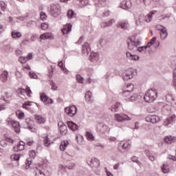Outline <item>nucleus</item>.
Listing matches in <instances>:
<instances>
[{
    "mask_svg": "<svg viewBox=\"0 0 176 176\" xmlns=\"http://www.w3.org/2000/svg\"><path fill=\"white\" fill-rule=\"evenodd\" d=\"M157 98V90L149 89L144 95V99L146 102H153Z\"/></svg>",
    "mask_w": 176,
    "mask_h": 176,
    "instance_id": "f257e3e1",
    "label": "nucleus"
},
{
    "mask_svg": "<svg viewBox=\"0 0 176 176\" xmlns=\"http://www.w3.org/2000/svg\"><path fill=\"white\" fill-rule=\"evenodd\" d=\"M141 41H140V40L135 41V36L134 35L128 37V39L126 41V45L129 50H134V47H138Z\"/></svg>",
    "mask_w": 176,
    "mask_h": 176,
    "instance_id": "f03ea898",
    "label": "nucleus"
},
{
    "mask_svg": "<svg viewBox=\"0 0 176 176\" xmlns=\"http://www.w3.org/2000/svg\"><path fill=\"white\" fill-rule=\"evenodd\" d=\"M135 75H137V72L134 70V69H128L122 73V79H124V80H130V79H133Z\"/></svg>",
    "mask_w": 176,
    "mask_h": 176,
    "instance_id": "7ed1b4c3",
    "label": "nucleus"
},
{
    "mask_svg": "<svg viewBox=\"0 0 176 176\" xmlns=\"http://www.w3.org/2000/svg\"><path fill=\"white\" fill-rule=\"evenodd\" d=\"M61 13V7L59 4H52L50 6V14L53 17H58Z\"/></svg>",
    "mask_w": 176,
    "mask_h": 176,
    "instance_id": "20e7f679",
    "label": "nucleus"
},
{
    "mask_svg": "<svg viewBox=\"0 0 176 176\" xmlns=\"http://www.w3.org/2000/svg\"><path fill=\"white\" fill-rule=\"evenodd\" d=\"M8 124H10L14 129L15 133H20V123L16 120H10V118L7 119Z\"/></svg>",
    "mask_w": 176,
    "mask_h": 176,
    "instance_id": "39448f33",
    "label": "nucleus"
},
{
    "mask_svg": "<svg viewBox=\"0 0 176 176\" xmlns=\"http://www.w3.org/2000/svg\"><path fill=\"white\" fill-rule=\"evenodd\" d=\"M65 111L69 116H75L78 113V108L75 105H70L65 109Z\"/></svg>",
    "mask_w": 176,
    "mask_h": 176,
    "instance_id": "423d86ee",
    "label": "nucleus"
},
{
    "mask_svg": "<svg viewBox=\"0 0 176 176\" xmlns=\"http://www.w3.org/2000/svg\"><path fill=\"white\" fill-rule=\"evenodd\" d=\"M115 119L117 120V122L122 123V122H124L126 120H131V117H129V116L126 114H116Z\"/></svg>",
    "mask_w": 176,
    "mask_h": 176,
    "instance_id": "0eeeda50",
    "label": "nucleus"
},
{
    "mask_svg": "<svg viewBox=\"0 0 176 176\" xmlns=\"http://www.w3.org/2000/svg\"><path fill=\"white\" fill-rule=\"evenodd\" d=\"M146 122L149 123H159L160 122V118L156 115L148 116L146 117Z\"/></svg>",
    "mask_w": 176,
    "mask_h": 176,
    "instance_id": "6e6552de",
    "label": "nucleus"
},
{
    "mask_svg": "<svg viewBox=\"0 0 176 176\" xmlns=\"http://www.w3.org/2000/svg\"><path fill=\"white\" fill-rule=\"evenodd\" d=\"M117 28H121V30H129V22L127 21H120L116 24Z\"/></svg>",
    "mask_w": 176,
    "mask_h": 176,
    "instance_id": "1a4fd4ad",
    "label": "nucleus"
},
{
    "mask_svg": "<svg viewBox=\"0 0 176 176\" xmlns=\"http://www.w3.org/2000/svg\"><path fill=\"white\" fill-rule=\"evenodd\" d=\"M157 28L161 31L160 32V36L162 39H166L167 38V35H168V33L167 32V29L164 26L162 25H157Z\"/></svg>",
    "mask_w": 176,
    "mask_h": 176,
    "instance_id": "9d476101",
    "label": "nucleus"
},
{
    "mask_svg": "<svg viewBox=\"0 0 176 176\" xmlns=\"http://www.w3.org/2000/svg\"><path fill=\"white\" fill-rule=\"evenodd\" d=\"M58 126L59 127L60 133V134H62V135H65V134L68 133V128L67 125L64 124V122H58Z\"/></svg>",
    "mask_w": 176,
    "mask_h": 176,
    "instance_id": "9b49d317",
    "label": "nucleus"
},
{
    "mask_svg": "<svg viewBox=\"0 0 176 176\" xmlns=\"http://www.w3.org/2000/svg\"><path fill=\"white\" fill-rule=\"evenodd\" d=\"M8 76L9 73L8 71H3L0 73V80L3 82V83H6V82H8Z\"/></svg>",
    "mask_w": 176,
    "mask_h": 176,
    "instance_id": "f8f14e48",
    "label": "nucleus"
},
{
    "mask_svg": "<svg viewBox=\"0 0 176 176\" xmlns=\"http://www.w3.org/2000/svg\"><path fill=\"white\" fill-rule=\"evenodd\" d=\"M126 58L129 60H132L133 61H138L140 60V56L135 54H131L130 52H126Z\"/></svg>",
    "mask_w": 176,
    "mask_h": 176,
    "instance_id": "ddd939ff",
    "label": "nucleus"
},
{
    "mask_svg": "<svg viewBox=\"0 0 176 176\" xmlns=\"http://www.w3.org/2000/svg\"><path fill=\"white\" fill-rule=\"evenodd\" d=\"M72 31V25L71 23H67V25H64L63 28L62 29V32L63 35H66V34H69Z\"/></svg>",
    "mask_w": 176,
    "mask_h": 176,
    "instance_id": "4468645a",
    "label": "nucleus"
},
{
    "mask_svg": "<svg viewBox=\"0 0 176 176\" xmlns=\"http://www.w3.org/2000/svg\"><path fill=\"white\" fill-rule=\"evenodd\" d=\"M91 167H100V160L97 158H91L90 162H87Z\"/></svg>",
    "mask_w": 176,
    "mask_h": 176,
    "instance_id": "2eb2a0df",
    "label": "nucleus"
},
{
    "mask_svg": "<svg viewBox=\"0 0 176 176\" xmlns=\"http://www.w3.org/2000/svg\"><path fill=\"white\" fill-rule=\"evenodd\" d=\"M98 53L97 52H91L89 59L91 63H97L98 61Z\"/></svg>",
    "mask_w": 176,
    "mask_h": 176,
    "instance_id": "dca6fc26",
    "label": "nucleus"
},
{
    "mask_svg": "<svg viewBox=\"0 0 176 176\" xmlns=\"http://www.w3.org/2000/svg\"><path fill=\"white\" fill-rule=\"evenodd\" d=\"M96 8H102L107 5V0H93Z\"/></svg>",
    "mask_w": 176,
    "mask_h": 176,
    "instance_id": "f3484780",
    "label": "nucleus"
},
{
    "mask_svg": "<svg viewBox=\"0 0 176 176\" xmlns=\"http://www.w3.org/2000/svg\"><path fill=\"white\" fill-rule=\"evenodd\" d=\"M67 124L69 129H70V130H72V131H75L76 130H78L79 129V126H78V124H75L72 121H67Z\"/></svg>",
    "mask_w": 176,
    "mask_h": 176,
    "instance_id": "a211bd4d",
    "label": "nucleus"
},
{
    "mask_svg": "<svg viewBox=\"0 0 176 176\" xmlns=\"http://www.w3.org/2000/svg\"><path fill=\"white\" fill-rule=\"evenodd\" d=\"M164 141L166 142V144H173V142H175L176 138L171 135L165 136Z\"/></svg>",
    "mask_w": 176,
    "mask_h": 176,
    "instance_id": "6ab92c4d",
    "label": "nucleus"
},
{
    "mask_svg": "<svg viewBox=\"0 0 176 176\" xmlns=\"http://www.w3.org/2000/svg\"><path fill=\"white\" fill-rule=\"evenodd\" d=\"M91 50H90V45H89V44L87 43H85L83 45H82V53L83 54H89V53H90Z\"/></svg>",
    "mask_w": 176,
    "mask_h": 176,
    "instance_id": "aec40b11",
    "label": "nucleus"
},
{
    "mask_svg": "<svg viewBox=\"0 0 176 176\" xmlns=\"http://www.w3.org/2000/svg\"><path fill=\"white\" fill-rule=\"evenodd\" d=\"M76 167V164L75 162H69L67 165H62V168H68V170H74Z\"/></svg>",
    "mask_w": 176,
    "mask_h": 176,
    "instance_id": "412c9836",
    "label": "nucleus"
},
{
    "mask_svg": "<svg viewBox=\"0 0 176 176\" xmlns=\"http://www.w3.org/2000/svg\"><path fill=\"white\" fill-rule=\"evenodd\" d=\"M40 39H54L52 33H44L40 36Z\"/></svg>",
    "mask_w": 176,
    "mask_h": 176,
    "instance_id": "4be33fe9",
    "label": "nucleus"
},
{
    "mask_svg": "<svg viewBox=\"0 0 176 176\" xmlns=\"http://www.w3.org/2000/svg\"><path fill=\"white\" fill-rule=\"evenodd\" d=\"M120 8L122 9H124L125 10H127V9L131 8V1H126L125 3H122L120 5Z\"/></svg>",
    "mask_w": 176,
    "mask_h": 176,
    "instance_id": "5701e85b",
    "label": "nucleus"
},
{
    "mask_svg": "<svg viewBox=\"0 0 176 176\" xmlns=\"http://www.w3.org/2000/svg\"><path fill=\"white\" fill-rule=\"evenodd\" d=\"M67 145H69V142H68L67 140L62 141L61 143H60V144L59 148H60L63 152H64V151H65V149H66Z\"/></svg>",
    "mask_w": 176,
    "mask_h": 176,
    "instance_id": "b1692460",
    "label": "nucleus"
},
{
    "mask_svg": "<svg viewBox=\"0 0 176 176\" xmlns=\"http://www.w3.org/2000/svg\"><path fill=\"white\" fill-rule=\"evenodd\" d=\"M173 122H175V115L168 117L164 123H166V126H168V124H171Z\"/></svg>",
    "mask_w": 176,
    "mask_h": 176,
    "instance_id": "393cba45",
    "label": "nucleus"
},
{
    "mask_svg": "<svg viewBox=\"0 0 176 176\" xmlns=\"http://www.w3.org/2000/svg\"><path fill=\"white\" fill-rule=\"evenodd\" d=\"M126 90L124 91V95L126 96V93H131L134 90V85L133 84H127Z\"/></svg>",
    "mask_w": 176,
    "mask_h": 176,
    "instance_id": "a878e982",
    "label": "nucleus"
},
{
    "mask_svg": "<svg viewBox=\"0 0 176 176\" xmlns=\"http://www.w3.org/2000/svg\"><path fill=\"white\" fill-rule=\"evenodd\" d=\"M34 121H32L31 119L30 118H27L25 120V123L28 125V130H30L31 131H35V129H34L32 126H31V124L33 123Z\"/></svg>",
    "mask_w": 176,
    "mask_h": 176,
    "instance_id": "bb28decb",
    "label": "nucleus"
},
{
    "mask_svg": "<svg viewBox=\"0 0 176 176\" xmlns=\"http://www.w3.org/2000/svg\"><path fill=\"white\" fill-rule=\"evenodd\" d=\"M120 107V102H116L113 106H111L110 110L111 112H119V107Z\"/></svg>",
    "mask_w": 176,
    "mask_h": 176,
    "instance_id": "cd10ccee",
    "label": "nucleus"
},
{
    "mask_svg": "<svg viewBox=\"0 0 176 176\" xmlns=\"http://www.w3.org/2000/svg\"><path fill=\"white\" fill-rule=\"evenodd\" d=\"M34 119H36V120L38 122V123H39V124L45 123V118H43L42 116L35 115Z\"/></svg>",
    "mask_w": 176,
    "mask_h": 176,
    "instance_id": "c85d7f7f",
    "label": "nucleus"
},
{
    "mask_svg": "<svg viewBox=\"0 0 176 176\" xmlns=\"http://www.w3.org/2000/svg\"><path fill=\"white\" fill-rule=\"evenodd\" d=\"M27 59L32 60V53H29L27 58L23 57V60H21V58H19V61H20V63H21V64H24V63L27 62Z\"/></svg>",
    "mask_w": 176,
    "mask_h": 176,
    "instance_id": "c756f323",
    "label": "nucleus"
},
{
    "mask_svg": "<svg viewBox=\"0 0 176 176\" xmlns=\"http://www.w3.org/2000/svg\"><path fill=\"white\" fill-rule=\"evenodd\" d=\"M43 138H44L45 146H49L50 145V141H49V135L47 134H45L43 135Z\"/></svg>",
    "mask_w": 176,
    "mask_h": 176,
    "instance_id": "7c9ffc66",
    "label": "nucleus"
},
{
    "mask_svg": "<svg viewBox=\"0 0 176 176\" xmlns=\"http://www.w3.org/2000/svg\"><path fill=\"white\" fill-rule=\"evenodd\" d=\"M92 96H91V93L90 92V91H88L86 94H85V100L87 102H92L91 98H92Z\"/></svg>",
    "mask_w": 176,
    "mask_h": 176,
    "instance_id": "2f4dec72",
    "label": "nucleus"
},
{
    "mask_svg": "<svg viewBox=\"0 0 176 176\" xmlns=\"http://www.w3.org/2000/svg\"><path fill=\"white\" fill-rule=\"evenodd\" d=\"M40 98L43 102H47V100H49V97L45 93H42L40 95Z\"/></svg>",
    "mask_w": 176,
    "mask_h": 176,
    "instance_id": "473e14b6",
    "label": "nucleus"
},
{
    "mask_svg": "<svg viewBox=\"0 0 176 176\" xmlns=\"http://www.w3.org/2000/svg\"><path fill=\"white\" fill-rule=\"evenodd\" d=\"M156 13V11H152L151 12V14H148L147 15V19H148V20L146 19V16L145 18H144V21H146L147 23H149V21H151L152 20V15L155 14Z\"/></svg>",
    "mask_w": 176,
    "mask_h": 176,
    "instance_id": "72a5a7b5",
    "label": "nucleus"
},
{
    "mask_svg": "<svg viewBox=\"0 0 176 176\" xmlns=\"http://www.w3.org/2000/svg\"><path fill=\"white\" fill-rule=\"evenodd\" d=\"M162 173L164 174H167V173H169L170 168L165 164H163V166L161 167Z\"/></svg>",
    "mask_w": 176,
    "mask_h": 176,
    "instance_id": "f704fd0d",
    "label": "nucleus"
},
{
    "mask_svg": "<svg viewBox=\"0 0 176 176\" xmlns=\"http://www.w3.org/2000/svg\"><path fill=\"white\" fill-rule=\"evenodd\" d=\"M23 34H21V32H12V36L14 38H21Z\"/></svg>",
    "mask_w": 176,
    "mask_h": 176,
    "instance_id": "c9c22d12",
    "label": "nucleus"
},
{
    "mask_svg": "<svg viewBox=\"0 0 176 176\" xmlns=\"http://www.w3.org/2000/svg\"><path fill=\"white\" fill-rule=\"evenodd\" d=\"M58 67H60V69L64 72V74H68V70L67 69V68H65V67H64V66H63V61H60L58 63Z\"/></svg>",
    "mask_w": 176,
    "mask_h": 176,
    "instance_id": "e433bc0d",
    "label": "nucleus"
},
{
    "mask_svg": "<svg viewBox=\"0 0 176 176\" xmlns=\"http://www.w3.org/2000/svg\"><path fill=\"white\" fill-rule=\"evenodd\" d=\"M166 100L168 102H173V101H174V96L170 94H168L166 96Z\"/></svg>",
    "mask_w": 176,
    "mask_h": 176,
    "instance_id": "4c0bfd02",
    "label": "nucleus"
},
{
    "mask_svg": "<svg viewBox=\"0 0 176 176\" xmlns=\"http://www.w3.org/2000/svg\"><path fill=\"white\" fill-rule=\"evenodd\" d=\"M24 145H25V143H24L23 141H21L19 144H17L18 151H23Z\"/></svg>",
    "mask_w": 176,
    "mask_h": 176,
    "instance_id": "58836bf2",
    "label": "nucleus"
},
{
    "mask_svg": "<svg viewBox=\"0 0 176 176\" xmlns=\"http://www.w3.org/2000/svg\"><path fill=\"white\" fill-rule=\"evenodd\" d=\"M87 138L89 140L93 141L94 140V135L89 131L86 132Z\"/></svg>",
    "mask_w": 176,
    "mask_h": 176,
    "instance_id": "ea45409f",
    "label": "nucleus"
},
{
    "mask_svg": "<svg viewBox=\"0 0 176 176\" xmlns=\"http://www.w3.org/2000/svg\"><path fill=\"white\" fill-rule=\"evenodd\" d=\"M74 14H75V12H74V10H69L67 12L68 19H72L74 17Z\"/></svg>",
    "mask_w": 176,
    "mask_h": 176,
    "instance_id": "a19ab883",
    "label": "nucleus"
},
{
    "mask_svg": "<svg viewBox=\"0 0 176 176\" xmlns=\"http://www.w3.org/2000/svg\"><path fill=\"white\" fill-rule=\"evenodd\" d=\"M76 78L77 82H78V83H83L84 78H83V77H82V76H80V74H77L76 76Z\"/></svg>",
    "mask_w": 176,
    "mask_h": 176,
    "instance_id": "79ce46f5",
    "label": "nucleus"
},
{
    "mask_svg": "<svg viewBox=\"0 0 176 176\" xmlns=\"http://www.w3.org/2000/svg\"><path fill=\"white\" fill-rule=\"evenodd\" d=\"M11 160H16V161L20 160V155H19V154L12 155H11Z\"/></svg>",
    "mask_w": 176,
    "mask_h": 176,
    "instance_id": "37998d69",
    "label": "nucleus"
},
{
    "mask_svg": "<svg viewBox=\"0 0 176 176\" xmlns=\"http://www.w3.org/2000/svg\"><path fill=\"white\" fill-rule=\"evenodd\" d=\"M29 76L32 79H38V76L36 75V74H35L34 72H29Z\"/></svg>",
    "mask_w": 176,
    "mask_h": 176,
    "instance_id": "c03bdc74",
    "label": "nucleus"
},
{
    "mask_svg": "<svg viewBox=\"0 0 176 176\" xmlns=\"http://www.w3.org/2000/svg\"><path fill=\"white\" fill-rule=\"evenodd\" d=\"M137 98H138V95H137L136 94H135L131 96L128 98V100H129V101H135V100H137Z\"/></svg>",
    "mask_w": 176,
    "mask_h": 176,
    "instance_id": "a18cd8bd",
    "label": "nucleus"
},
{
    "mask_svg": "<svg viewBox=\"0 0 176 176\" xmlns=\"http://www.w3.org/2000/svg\"><path fill=\"white\" fill-rule=\"evenodd\" d=\"M25 93L28 97H31L30 94H32V91H31V88H30V87L28 86L26 87Z\"/></svg>",
    "mask_w": 176,
    "mask_h": 176,
    "instance_id": "49530a36",
    "label": "nucleus"
},
{
    "mask_svg": "<svg viewBox=\"0 0 176 176\" xmlns=\"http://www.w3.org/2000/svg\"><path fill=\"white\" fill-rule=\"evenodd\" d=\"M50 85L52 86V90H57V85H56V83H54V81H53V80H50Z\"/></svg>",
    "mask_w": 176,
    "mask_h": 176,
    "instance_id": "de8ad7c7",
    "label": "nucleus"
},
{
    "mask_svg": "<svg viewBox=\"0 0 176 176\" xmlns=\"http://www.w3.org/2000/svg\"><path fill=\"white\" fill-rule=\"evenodd\" d=\"M155 41H156V37H153L150 40V42L147 43V45H148V47H151L152 45H155Z\"/></svg>",
    "mask_w": 176,
    "mask_h": 176,
    "instance_id": "09e8293b",
    "label": "nucleus"
},
{
    "mask_svg": "<svg viewBox=\"0 0 176 176\" xmlns=\"http://www.w3.org/2000/svg\"><path fill=\"white\" fill-rule=\"evenodd\" d=\"M54 69L53 67H51L50 69L48 72V77L52 79L53 78Z\"/></svg>",
    "mask_w": 176,
    "mask_h": 176,
    "instance_id": "8fccbe9b",
    "label": "nucleus"
},
{
    "mask_svg": "<svg viewBox=\"0 0 176 176\" xmlns=\"http://www.w3.org/2000/svg\"><path fill=\"white\" fill-rule=\"evenodd\" d=\"M35 176H46L42 170H38L36 172V175Z\"/></svg>",
    "mask_w": 176,
    "mask_h": 176,
    "instance_id": "3c124183",
    "label": "nucleus"
},
{
    "mask_svg": "<svg viewBox=\"0 0 176 176\" xmlns=\"http://www.w3.org/2000/svg\"><path fill=\"white\" fill-rule=\"evenodd\" d=\"M29 155L30 157H33V159H35V157L36 156V153L34 150L30 151Z\"/></svg>",
    "mask_w": 176,
    "mask_h": 176,
    "instance_id": "603ef678",
    "label": "nucleus"
},
{
    "mask_svg": "<svg viewBox=\"0 0 176 176\" xmlns=\"http://www.w3.org/2000/svg\"><path fill=\"white\" fill-rule=\"evenodd\" d=\"M113 23H115V19H111L110 21H108L106 22L107 27H111Z\"/></svg>",
    "mask_w": 176,
    "mask_h": 176,
    "instance_id": "864d4df0",
    "label": "nucleus"
},
{
    "mask_svg": "<svg viewBox=\"0 0 176 176\" xmlns=\"http://www.w3.org/2000/svg\"><path fill=\"white\" fill-rule=\"evenodd\" d=\"M41 29L42 30H45H45H47V28H49V25H47V23H41Z\"/></svg>",
    "mask_w": 176,
    "mask_h": 176,
    "instance_id": "5fc2aeb1",
    "label": "nucleus"
},
{
    "mask_svg": "<svg viewBox=\"0 0 176 176\" xmlns=\"http://www.w3.org/2000/svg\"><path fill=\"white\" fill-rule=\"evenodd\" d=\"M28 18V16L16 17V20H20V21H24V20H25Z\"/></svg>",
    "mask_w": 176,
    "mask_h": 176,
    "instance_id": "6e6d98bb",
    "label": "nucleus"
},
{
    "mask_svg": "<svg viewBox=\"0 0 176 176\" xmlns=\"http://www.w3.org/2000/svg\"><path fill=\"white\" fill-rule=\"evenodd\" d=\"M80 3L82 6H86L89 4V0H80Z\"/></svg>",
    "mask_w": 176,
    "mask_h": 176,
    "instance_id": "4d7b16f0",
    "label": "nucleus"
},
{
    "mask_svg": "<svg viewBox=\"0 0 176 176\" xmlns=\"http://www.w3.org/2000/svg\"><path fill=\"white\" fill-rule=\"evenodd\" d=\"M107 129H108V126L107 125H102V129H100L101 133L104 134V133H105V131H107Z\"/></svg>",
    "mask_w": 176,
    "mask_h": 176,
    "instance_id": "13d9d810",
    "label": "nucleus"
},
{
    "mask_svg": "<svg viewBox=\"0 0 176 176\" xmlns=\"http://www.w3.org/2000/svg\"><path fill=\"white\" fill-rule=\"evenodd\" d=\"M108 16H109V10L106 9V10H104V11L103 12V16L108 17Z\"/></svg>",
    "mask_w": 176,
    "mask_h": 176,
    "instance_id": "bf43d9fd",
    "label": "nucleus"
},
{
    "mask_svg": "<svg viewBox=\"0 0 176 176\" xmlns=\"http://www.w3.org/2000/svg\"><path fill=\"white\" fill-rule=\"evenodd\" d=\"M131 160H132V162H133L134 163H138H138H140V162L138 161V157H136V156L132 157H131Z\"/></svg>",
    "mask_w": 176,
    "mask_h": 176,
    "instance_id": "052dcab7",
    "label": "nucleus"
},
{
    "mask_svg": "<svg viewBox=\"0 0 176 176\" xmlns=\"http://www.w3.org/2000/svg\"><path fill=\"white\" fill-rule=\"evenodd\" d=\"M30 42V39L26 38L25 40H23L21 43L22 45H27V43H28Z\"/></svg>",
    "mask_w": 176,
    "mask_h": 176,
    "instance_id": "680f3d73",
    "label": "nucleus"
},
{
    "mask_svg": "<svg viewBox=\"0 0 176 176\" xmlns=\"http://www.w3.org/2000/svg\"><path fill=\"white\" fill-rule=\"evenodd\" d=\"M41 19L43 21L46 20V14L43 13L41 14Z\"/></svg>",
    "mask_w": 176,
    "mask_h": 176,
    "instance_id": "e2e57ef3",
    "label": "nucleus"
},
{
    "mask_svg": "<svg viewBox=\"0 0 176 176\" xmlns=\"http://www.w3.org/2000/svg\"><path fill=\"white\" fill-rule=\"evenodd\" d=\"M19 92L20 94H23L24 93H25V89H23V88H19Z\"/></svg>",
    "mask_w": 176,
    "mask_h": 176,
    "instance_id": "0e129e2a",
    "label": "nucleus"
},
{
    "mask_svg": "<svg viewBox=\"0 0 176 176\" xmlns=\"http://www.w3.org/2000/svg\"><path fill=\"white\" fill-rule=\"evenodd\" d=\"M15 75H16V78H21V76H23V75L21 74V73L20 72H16L15 73Z\"/></svg>",
    "mask_w": 176,
    "mask_h": 176,
    "instance_id": "69168bd1",
    "label": "nucleus"
},
{
    "mask_svg": "<svg viewBox=\"0 0 176 176\" xmlns=\"http://www.w3.org/2000/svg\"><path fill=\"white\" fill-rule=\"evenodd\" d=\"M18 118H19V119H23V118H24V113L23 112L19 113Z\"/></svg>",
    "mask_w": 176,
    "mask_h": 176,
    "instance_id": "338daca9",
    "label": "nucleus"
},
{
    "mask_svg": "<svg viewBox=\"0 0 176 176\" xmlns=\"http://www.w3.org/2000/svg\"><path fill=\"white\" fill-rule=\"evenodd\" d=\"M148 158L151 162H154L155 160V157L151 154V155L148 156Z\"/></svg>",
    "mask_w": 176,
    "mask_h": 176,
    "instance_id": "774afa93",
    "label": "nucleus"
}]
</instances>
